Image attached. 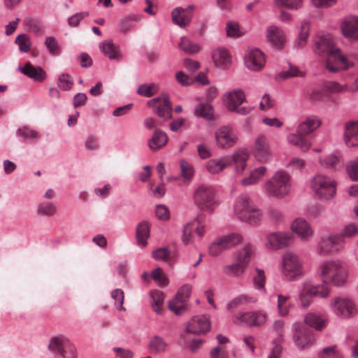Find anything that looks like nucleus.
<instances>
[{
  "label": "nucleus",
  "mask_w": 358,
  "mask_h": 358,
  "mask_svg": "<svg viewBox=\"0 0 358 358\" xmlns=\"http://www.w3.org/2000/svg\"><path fill=\"white\" fill-rule=\"evenodd\" d=\"M250 311L239 312L232 317V322L238 327H250Z\"/></svg>",
  "instance_id": "obj_51"
},
{
  "label": "nucleus",
  "mask_w": 358,
  "mask_h": 358,
  "mask_svg": "<svg viewBox=\"0 0 358 358\" xmlns=\"http://www.w3.org/2000/svg\"><path fill=\"white\" fill-rule=\"evenodd\" d=\"M343 141L348 148L358 145V121L348 122L345 124Z\"/></svg>",
  "instance_id": "obj_24"
},
{
  "label": "nucleus",
  "mask_w": 358,
  "mask_h": 358,
  "mask_svg": "<svg viewBox=\"0 0 358 358\" xmlns=\"http://www.w3.org/2000/svg\"><path fill=\"white\" fill-rule=\"evenodd\" d=\"M340 155L333 152L327 155L320 157L317 159L318 164L324 169H335L340 161Z\"/></svg>",
  "instance_id": "obj_41"
},
{
  "label": "nucleus",
  "mask_w": 358,
  "mask_h": 358,
  "mask_svg": "<svg viewBox=\"0 0 358 358\" xmlns=\"http://www.w3.org/2000/svg\"><path fill=\"white\" fill-rule=\"evenodd\" d=\"M320 358H343V356L337 350L336 345H332L323 348Z\"/></svg>",
  "instance_id": "obj_61"
},
{
  "label": "nucleus",
  "mask_w": 358,
  "mask_h": 358,
  "mask_svg": "<svg viewBox=\"0 0 358 358\" xmlns=\"http://www.w3.org/2000/svg\"><path fill=\"white\" fill-rule=\"evenodd\" d=\"M194 114L208 121L214 120V108L213 106L206 102L197 103L194 110Z\"/></svg>",
  "instance_id": "obj_39"
},
{
  "label": "nucleus",
  "mask_w": 358,
  "mask_h": 358,
  "mask_svg": "<svg viewBox=\"0 0 358 358\" xmlns=\"http://www.w3.org/2000/svg\"><path fill=\"white\" fill-rule=\"evenodd\" d=\"M315 52L319 55H326V68L331 73L347 70L354 65L341 50L334 47L333 37L329 34L317 37L315 41Z\"/></svg>",
  "instance_id": "obj_1"
},
{
  "label": "nucleus",
  "mask_w": 358,
  "mask_h": 358,
  "mask_svg": "<svg viewBox=\"0 0 358 358\" xmlns=\"http://www.w3.org/2000/svg\"><path fill=\"white\" fill-rule=\"evenodd\" d=\"M252 152L259 162L265 163L271 158V151L268 141L264 135H259L254 141Z\"/></svg>",
  "instance_id": "obj_14"
},
{
  "label": "nucleus",
  "mask_w": 358,
  "mask_h": 358,
  "mask_svg": "<svg viewBox=\"0 0 358 358\" xmlns=\"http://www.w3.org/2000/svg\"><path fill=\"white\" fill-rule=\"evenodd\" d=\"M266 37L271 45L276 49L282 48L286 41L284 31L274 25L268 27Z\"/></svg>",
  "instance_id": "obj_25"
},
{
  "label": "nucleus",
  "mask_w": 358,
  "mask_h": 358,
  "mask_svg": "<svg viewBox=\"0 0 358 358\" xmlns=\"http://www.w3.org/2000/svg\"><path fill=\"white\" fill-rule=\"evenodd\" d=\"M250 327L262 326L268 319L266 313L260 310L250 311Z\"/></svg>",
  "instance_id": "obj_54"
},
{
  "label": "nucleus",
  "mask_w": 358,
  "mask_h": 358,
  "mask_svg": "<svg viewBox=\"0 0 358 358\" xmlns=\"http://www.w3.org/2000/svg\"><path fill=\"white\" fill-rule=\"evenodd\" d=\"M322 124L320 118L314 115H308L302 120L296 128V131L308 136L316 131Z\"/></svg>",
  "instance_id": "obj_23"
},
{
  "label": "nucleus",
  "mask_w": 358,
  "mask_h": 358,
  "mask_svg": "<svg viewBox=\"0 0 358 358\" xmlns=\"http://www.w3.org/2000/svg\"><path fill=\"white\" fill-rule=\"evenodd\" d=\"M320 275L336 287L343 286L348 278V268L346 264L340 260H329L321 264Z\"/></svg>",
  "instance_id": "obj_2"
},
{
  "label": "nucleus",
  "mask_w": 358,
  "mask_h": 358,
  "mask_svg": "<svg viewBox=\"0 0 358 358\" xmlns=\"http://www.w3.org/2000/svg\"><path fill=\"white\" fill-rule=\"evenodd\" d=\"M151 297L150 304L153 310L157 314L162 313L164 301V294L159 290H152L150 292Z\"/></svg>",
  "instance_id": "obj_44"
},
{
  "label": "nucleus",
  "mask_w": 358,
  "mask_h": 358,
  "mask_svg": "<svg viewBox=\"0 0 358 358\" xmlns=\"http://www.w3.org/2000/svg\"><path fill=\"white\" fill-rule=\"evenodd\" d=\"M299 29V34L294 41V46L297 48H303L310 35V23L308 20H303L300 25L297 27Z\"/></svg>",
  "instance_id": "obj_34"
},
{
  "label": "nucleus",
  "mask_w": 358,
  "mask_h": 358,
  "mask_svg": "<svg viewBox=\"0 0 358 358\" xmlns=\"http://www.w3.org/2000/svg\"><path fill=\"white\" fill-rule=\"evenodd\" d=\"M111 297L115 301V306L116 308L120 311H125V308L123 306L124 303V292L120 289H115L111 292Z\"/></svg>",
  "instance_id": "obj_59"
},
{
  "label": "nucleus",
  "mask_w": 358,
  "mask_h": 358,
  "mask_svg": "<svg viewBox=\"0 0 358 358\" xmlns=\"http://www.w3.org/2000/svg\"><path fill=\"white\" fill-rule=\"evenodd\" d=\"M327 280L322 281V283L313 285L310 282L311 290L315 297L327 298L329 296L331 289L327 284Z\"/></svg>",
  "instance_id": "obj_48"
},
{
  "label": "nucleus",
  "mask_w": 358,
  "mask_h": 358,
  "mask_svg": "<svg viewBox=\"0 0 358 358\" xmlns=\"http://www.w3.org/2000/svg\"><path fill=\"white\" fill-rule=\"evenodd\" d=\"M309 187L320 200H329L336 194V182L323 173H317L313 176Z\"/></svg>",
  "instance_id": "obj_6"
},
{
  "label": "nucleus",
  "mask_w": 358,
  "mask_h": 358,
  "mask_svg": "<svg viewBox=\"0 0 358 358\" xmlns=\"http://www.w3.org/2000/svg\"><path fill=\"white\" fill-rule=\"evenodd\" d=\"M194 9V5H189L186 8H175L171 12L173 22L181 28L188 26L192 20Z\"/></svg>",
  "instance_id": "obj_17"
},
{
  "label": "nucleus",
  "mask_w": 358,
  "mask_h": 358,
  "mask_svg": "<svg viewBox=\"0 0 358 358\" xmlns=\"http://www.w3.org/2000/svg\"><path fill=\"white\" fill-rule=\"evenodd\" d=\"M315 297L311 290L310 282H303L299 289L298 301L302 308H306L309 307L312 302L313 298Z\"/></svg>",
  "instance_id": "obj_27"
},
{
  "label": "nucleus",
  "mask_w": 358,
  "mask_h": 358,
  "mask_svg": "<svg viewBox=\"0 0 358 358\" xmlns=\"http://www.w3.org/2000/svg\"><path fill=\"white\" fill-rule=\"evenodd\" d=\"M212 59L215 65L220 69H227L231 65V56L224 48L215 49L212 54Z\"/></svg>",
  "instance_id": "obj_26"
},
{
  "label": "nucleus",
  "mask_w": 358,
  "mask_h": 358,
  "mask_svg": "<svg viewBox=\"0 0 358 358\" xmlns=\"http://www.w3.org/2000/svg\"><path fill=\"white\" fill-rule=\"evenodd\" d=\"M234 208L238 218L243 222L257 225L262 220L261 211L255 207L246 195H241L237 197Z\"/></svg>",
  "instance_id": "obj_5"
},
{
  "label": "nucleus",
  "mask_w": 358,
  "mask_h": 358,
  "mask_svg": "<svg viewBox=\"0 0 358 358\" xmlns=\"http://www.w3.org/2000/svg\"><path fill=\"white\" fill-rule=\"evenodd\" d=\"M290 229L303 241H308L314 236V230L312 227L302 217L294 219L290 224Z\"/></svg>",
  "instance_id": "obj_19"
},
{
  "label": "nucleus",
  "mask_w": 358,
  "mask_h": 358,
  "mask_svg": "<svg viewBox=\"0 0 358 358\" xmlns=\"http://www.w3.org/2000/svg\"><path fill=\"white\" fill-rule=\"evenodd\" d=\"M139 17L137 15H130L127 17L122 19L119 24V30L120 32H126L131 29L134 25V22L139 20Z\"/></svg>",
  "instance_id": "obj_58"
},
{
  "label": "nucleus",
  "mask_w": 358,
  "mask_h": 358,
  "mask_svg": "<svg viewBox=\"0 0 358 358\" xmlns=\"http://www.w3.org/2000/svg\"><path fill=\"white\" fill-rule=\"evenodd\" d=\"M36 212L38 214L51 217L57 212L56 206L50 201H41L37 206Z\"/></svg>",
  "instance_id": "obj_49"
},
{
  "label": "nucleus",
  "mask_w": 358,
  "mask_h": 358,
  "mask_svg": "<svg viewBox=\"0 0 358 358\" xmlns=\"http://www.w3.org/2000/svg\"><path fill=\"white\" fill-rule=\"evenodd\" d=\"M169 344L166 341L158 335L152 336L148 343V350L152 355H159L166 352Z\"/></svg>",
  "instance_id": "obj_30"
},
{
  "label": "nucleus",
  "mask_w": 358,
  "mask_h": 358,
  "mask_svg": "<svg viewBox=\"0 0 358 358\" xmlns=\"http://www.w3.org/2000/svg\"><path fill=\"white\" fill-rule=\"evenodd\" d=\"M99 48L105 56L111 60H121L122 56L120 46L113 43L111 40H106L99 43Z\"/></svg>",
  "instance_id": "obj_28"
},
{
  "label": "nucleus",
  "mask_w": 358,
  "mask_h": 358,
  "mask_svg": "<svg viewBox=\"0 0 358 358\" xmlns=\"http://www.w3.org/2000/svg\"><path fill=\"white\" fill-rule=\"evenodd\" d=\"M278 7H285L288 9L297 10L303 6L302 0H273Z\"/></svg>",
  "instance_id": "obj_55"
},
{
  "label": "nucleus",
  "mask_w": 358,
  "mask_h": 358,
  "mask_svg": "<svg viewBox=\"0 0 358 358\" xmlns=\"http://www.w3.org/2000/svg\"><path fill=\"white\" fill-rule=\"evenodd\" d=\"M279 265L282 275L289 281H297L304 275L303 261L293 252H285Z\"/></svg>",
  "instance_id": "obj_4"
},
{
  "label": "nucleus",
  "mask_w": 358,
  "mask_h": 358,
  "mask_svg": "<svg viewBox=\"0 0 358 358\" xmlns=\"http://www.w3.org/2000/svg\"><path fill=\"white\" fill-rule=\"evenodd\" d=\"M294 242V236L289 231H278L268 234L264 238L267 249L278 250L289 247Z\"/></svg>",
  "instance_id": "obj_11"
},
{
  "label": "nucleus",
  "mask_w": 358,
  "mask_h": 358,
  "mask_svg": "<svg viewBox=\"0 0 358 358\" xmlns=\"http://www.w3.org/2000/svg\"><path fill=\"white\" fill-rule=\"evenodd\" d=\"M157 85L154 83L150 85L143 84L138 87L137 93L139 95L143 96L145 97H150L155 92L157 91Z\"/></svg>",
  "instance_id": "obj_62"
},
{
  "label": "nucleus",
  "mask_w": 358,
  "mask_h": 358,
  "mask_svg": "<svg viewBox=\"0 0 358 358\" xmlns=\"http://www.w3.org/2000/svg\"><path fill=\"white\" fill-rule=\"evenodd\" d=\"M191 287L188 285L182 286L176 296L169 303V308L176 315L182 314L186 309V302L191 294Z\"/></svg>",
  "instance_id": "obj_15"
},
{
  "label": "nucleus",
  "mask_w": 358,
  "mask_h": 358,
  "mask_svg": "<svg viewBox=\"0 0 358 358\" xmlns=\"http://www.w3.org/2000/svg\"><path fill=\"white\" fill-rule=\"evenodd\" d=\"M73 84V79L69 75L62 74L59 77L57 85L62 90L66 91L70 90Z\"/></svg>",
  "instance_id": "obj_64"
},
{
  "label": "nucleus",
  "mask_w": 358,
  "mask_h": 358,
  "mask_svg": "<svg viewBox=\"0 0 358 358\" xmlns=\"http://www.w3.org/2000/svg\"><path fill=\"white\" fill-rule=\"evenodd\" d=\"M292 187L289 175L285 171H278L264 184L266 194L275 199L285 198L290 192Z\"/></svg>",
  "instance_id": "obj_3"
},
{
  "label": "nucleus",
  "mask_w": 358,
  "mask_h": 358,
  "mask_svg": "<svg viewBox=\"0 0 358 358\" xmlns=\"http://www.w3.org/2000/svg\"><path fill=\"white\" fill-rule=\"evenodd\" d=\"M230 163V161L224 157L215 158L207 161L204 164V169L209 174L217 175L221 173Z\"/></svg>",
  "instance_id": "obj_29"
},
{
  "label": "nucleus",
  "mask_w": 358,
  "mask_h": 358,
  "mask_svg": "<svg viewBox=\"0 0 358 358\" xmlns=\"http://www.w3.org/2000/svg\"><path fill=\"white\" fill-rule=\"evenodd\" d=\"M220 237L228 250L239 245L243 240L242 236L238 233H231Z\"/></svg>",
  "instance_id": "obj_50"
},
{
  "label": "nucleus",
  "mask_w": 358,
  "mask_h": 358,
  "mask_svg": "<svg viewBox=\"0 0 358 358\" xmlns=\"http://www.w3.org/2000/svg\"><path fill=\"white\" fill-rule=\"evenodd\" d=\"M253 252V248L250 243L245 244L242 248L234 253V259L247 268Z\"/></svg>",
  "instance_id": "obj_37"
},
{
  "label": "nucleus",
  "mask_w": 358,
  "mask_h": 358,
  "mask_svg": "<svg viewBox=\"0 0 358 358\" xmlns=\"http://www.w3.org/2000/svg\"><path fill=\"white\" fill-rule=\"evenodd\" d=\"M210 322L205 315H197L193 317L187 323L186 331L193 334H206L210 330Z\"/></svg>",
  "instance_id": "obj_20"
},
{
  "label": "nucleus",
  "mask_w": 358,
  "mask_h": 358,
  "mask_svg": "<svg viewBox=\"0 0 358 358\" xmlns=\"http://www.w3.org/2000/svg\"><path fill=\"white\" fill-rule=\"evenodd\" d=\"M303 136H305L303 134L296 131V133L289 134L286 139L289 145L297 147L302 152H307L311 148L312 144Z\"/></svg>",
  "instance_id": "obj_31"
},
{
  "label": "nucleus",
  "mask_w": 358,
  "mask_h": 358,
  "mask_svg": "<svg viewBox=\"0 0 358 358\" xmlns=\"http://www.w3.org/2000/svg\"><path fill=\"white\" fill-rule=\"evenodd\" d=\"M304 323L317 331H321L326 327L327 320L320 313H308L304 317Z\"/></svg>",
  "instance_id": "obj_38"
},
{
  "label": "nucleus",
  "mask_w": 358,
  "mask_h": 358,
  "mask_svg": "<svg viewBox=\"0 0 358 358\" xmlns=\"http://www.w3.org/2000/svg\"><path fill=\"white\" fill-rule=\"evenodd\" d=\"M194 201L201 210L209 212H213L219 203L215 189L206 185H200L194 190Z\"/></svg>",
  "instance_id": "obj_8"
},
{
  "label": "nucleus",
  "mask_w": 358,
  "mask_h": 358,
  "mask_svg": "<svg viewBox=\"0 0 358 358\" xmlns=\"http://www.w3.org/2000/svg\"><path fill=\"white\" fill-rule=\"evenodd\" d=\"M343 35L352 41H358V16L353 15L346 18L341 24Z\"/></svg>",
  "instance_id": "obj_22"
},
{
  "label": "nucleus",
  "mask_w": 358,
  "mask_h": 358,
  "mask_svg": "<svg viewBox=\"0 0 358 358\" xmlns=\"http://www.w3.org/2000/svg\"><path fill=\"white\" fill-rule=\"evenodd\" d=\"M346 171L352 181L358 180V156L347 163Z\"/></svg>",
  "instance_id": "obj_57"
},
{
  "label": "nucleus",
  "mask_w": 358,
  "mask_h": 358,
  "mask_svg": "<svg viewBox=\"0 0 358 358\" xmlns=\"http://www.w3.org/2000/svg\"><path fill=\"white\" fill-rule=\"evenodd\" d=\"M180 49L187 54H195L201 50V46L199 43L192 41L186 36H182L178 44Z\"/></svg>",
  "instance_id": "obj_43"
},
{
  "label": "nucleus",
  "mask_w": 358,
  "mask_h": 358,
  "mask_svg": "<svg viewBox=\"0 0 358 358\" xmlns=\"http://www.w3.org/2000/svg\"><path fill=\"white\" fill-rule=\"evenodd\" d=\"M148 104L155 108V112L164 120L171 117L172 106L167 94H162L160 97L150 99L148 101Z\"/></svg>",
  "instance_id": "obj_16"
},
{
  "label": "nucleus",
  "mask_w": 358,
  "mask_h": 358,
  "mask_svg": "<svg viewBox=\"0 0 358 358\" xmlns=\"http://www.w3.org/2000/svg\"><path fill=\"white\" fill-rule=\"evenodd\" d=\"M346 241H343L338 234L322 236L317 242L316 250L320 255L337 253L344 249Z\"/></svg>",
  "instance_id": "obj_10"
},
{
  "label": "nucleus",
  "mask_w": 358,
  "mask_h": 358,
  "mask_svg": "<svg viewBox=\"0 0 358 358\" xmlns=\"http://www.w3.org/2000/svg\"><path fill=\"white\" fill-rule=\"evenodd\" d=\"M249 156L248 151L244 148L238 149L234 152L232 161L235 164V171L237 173L241 174L245 170Z\"/></svg>",
  "instance_id": "obj_32"
},
{
  "label": "nucleus",
  "mask_w": 358,
  "mask_h": 358,
  "mask_svg": "<svg viewBox=\"0 0 358 358\" xmlns=\"http://www.w3.org/2000/svg\"><path fill=\"white\" fill-rule=\"evenodd\" d=\"M246 268L234 260L231 264L222 267L224 274L231 278H239L244 273Z\"/></svg>",
  "instance_id": "obj_42"
},
{
  "label": "nucleus",
  "mask_w": 358,
  "mask_h": 358,
  "mask_svg": "<svg viewBox=\"0 0 358 358\" xmlns=\"http://www.w3.org/2000/svg\"><path fill=\"white\" fill-rule=\"evenodd\" d=\"M343 241L347 238H353L358 234V224L355 223H349L344 226L340 233H338Z\"/></svg>",
  "instance_id": "obj_52"
},
{
  "label": "nucleus",
  "mask_w": 358,
  "mask_h": 358,
  "mask_svg": "<svg viewBox=\"0 0 358 358\" xmlns=\"http://www.w3.org/2000/svg\"><path fill=\"white\" fill-rule=\"evenodd\" d=\"M227 250L220 236L213 240L208 245V253L212 257H217Z\"/></svg>",
  "instance_id": "obj_47"
},
{
  "label": "nucleus",
  "mask_w": 358,
  "mask_h": 358,
  "mask_svg": "<svg viewBox=\"0 0 358 358\" xmlns=\"http://www.w3.org/2000/svg\"><path fill=\"white\" fill-rule=\"evenodd\" d=\"M256 301V299L247 294H241L231 301H230L227 305V308L229 310H232L239 306L247 304L248 303H254Z\"/></svg>",
  "instance_id": "obj_46"
},
{
  "label": "nucleus",
  "mask_w": 358,
  "mask_h": 358,
  "mask_svg": "<svg viewBox=\"0 0 358 358\" xmlns=\"http://www.w3.org/2000/svg\"><path fill=\"white\" fill-rule=\"evenodd\" d=\"M215 140L219 148H229L236 144L238 137L230 127L222 126L216 131Z\"/></svg>",
  "instance_id": "obj_18"
},
{
  "label": "nucleus",
  "mask_w": 358,
  "mask_h": 358,
  "mask_svg": "<svg viewBox=\"0 0 358 358\" xmlns=\"http://www.w3.org/2000/svg\"><path fill=\"white\" fill-rule=\"evenodd\" d=\"M289 298V296L282 294L278 295L277 308L278 314L281 317H286L289 313L290 306L287 304V301Z\"/></svg>",
  "instance_id": "obj_53"
},
{
  "label": "nucleus",
  "mask_w": 358,
  "mask_h": 358,
  "mask_svg": "<svg viewBox=\"0 0 358 358\" xmlns=\"http://www.w3.org/2000/svg\"><path fill=\"white\" fill-rule=\"evenodd\" d=\"M267 168L264 166L254 169L250 171L248 176L241 180V184L243 186H250L257 184L265 176Z\"/></svg>",
  "instance_id": "obj_35"
},
{
  "label": "nucleus",
  "mask_w": 358,
  "mask_h": 358,
  "mask_svg": "<svg viewBox=\"0 0 358 358\" xmlns=\"http://www.w3.org/2000/svg\"><path fill=\"white\" fill-rule=\"evenodd\" d=\"M136 236L138 245L145 247L150 236V224L146 221L140 222L136 229Z\"/></svg>",
  "instance_id": "obj_40"
},
{
  "label": "nucleus",
  "mask_w": 358,
  "mask_h": 358,
  "mask_svg": "<svg viewBox=\"0 0 358 358\" xmlns=\"http://www.w3.org/2000/svg\"><path fill=\"white\" fill-rule=\"evenodd\" d=\"M15 43L21 52H27L30 49L31 43L29 37L25 34L19 35L15 39Z\"/></svg>",
  "instance_id": "obj_63"
},
{
  "label": "nucleus",
  "mask_w": 358,
  "mask_h": 358,
  "mask_svg": "<svg viewBox=\"0 0 358 358\" xmlns=\"http://www.w3.org/2000/svg\"><path fill=\"white\" fill-rule=\"evenodd\" d=\"M180 167L183 178L187 180H191L194 175L193 166L187 161L182 159L180 162Z\"/></svg>",
  "instance_id": "obj_56"
},
{
  "label": "nucleus",
  "mask_w": 358,
  "mask_h": 358,
  "mask_svg": "<svg viewBox=\"0 0 358 358\" xmlns=\"http://www.w3.org/2000/svg\"><path fill=\"white\" fill-rule=\"evenodd\" d=\"M255 275L253 276V285L254 287L258 290L262 292V293H266V275L265 272L263 269L259 268H255Z\"/></svg>",
  "instance_id": "obj_45"
},
{
  "label": "nucleus",
  "mask_w": 358,
  "mask_h": 358,
  "mask_svg": "<svg viewBox=\"0 0 358 358\" xmlns=\"http://www.w3.org/2000/svg\"><path fill=\"white\" fill-rule=\"evenodd\" d=\"M18 69L25 76L36 81H42L45 78V73L40 66H34L31 64H26L24 66H19Z\"/></svg>",
  "instance_id": "obj_36"
},
{
  "label": "nucleus",
  "mask_w": 358,
  "mask_h": 358,
  "mask_svg": "<svg viewBox=\"0 0 358 358\" xmlns=\"http://www.w3.org/2000/svg\"><path fill=\"white\" fill-rule=\"evenodd\" d=\"M292 339L298 349L303 350L310 348L315 339L311 331L300 322H294L292 326Z\"/></svg>",
  "instance_id": "obj_12"
},
{
  "label": "nucleus",
  "mask_w": 358,
  "mask_h": 358,
  "mask_svg": "<svg viewBox=\"0 0 358 358\" xmlns=\"http://www.w3.org/2000/svg\"><path fill=\"white\" fill-rule=\"evenodd\" d=\"M167 142L166 134L160 129H155L152 137L148 140V145L151 150L157 151L163 148Z\"/></svg>",
  "instance_id": "obj_33"
},
{
  "label": "nucleus",
  "mask_w": 358,
  "mask_h": 358,
  "mask_svg": "<svg viewBox=\"0 0 358 358\" xmlns=\"http://www.w3.org/2000/svg\"><path fill=\"white\" fill-rule=\"evenodd\" d=\"M331 310L338 317L350 319L356 316L358 309L355 302L350 297L337 296L329 301Z\"/></svg>",
  "instance_id": "obj_9"
},
{
  "label": "nucleus",
  "mask_w": 358,
  "mask_h": 358,
  "mask_svg": "<svg viewBox=\"0 0 358 358\" xmlns=\"http://www.w3.org/2000/svg\"><path fill=\"white\" fill-rule=\"evenodd\" d=\"M245 100V94L240 88L234 89L224 96L223 101L227 108L231 112L235 110L236 106H241Z\"/></svg>",
  "instance_id": "obj_21"
},
{
  "label": "nucleus",
  "mask_w": 358,
  "mask_h": 358,
  "mask_svg": "<svg viewBox=\"0 0 358 358\" xmlns=\"http://www.w3.org/2000/svg\"><path fill=\"white\" fill-rule=\"evenodd\" d=\"M244 64L251 71H260L266 64L264 53L257 48H248L244 55Z\"/></svg>",
  "instance_id": "obj_13"
},
{
  "label": "nucleus",
  "mask_w": 358,
  "mask_h": 358,
  "mask_svg": "<svg viewBox=\"0 0 358 358\" xmlns=\"http://www.w3.org/2000/svg\"><path fill=\"white\" fill-rule=\"evenodd\" d=\"M226 31L228 36L239 37L243 34L240 25L235 22H229L226 25Z\"/></svg>",
  "instance_id": "obj_60"
},
{
  "label": "nucleus",
  "mask_w": 358,
  "mask_h": 358,
  "mask_svg": "<svg viewBox=\"0 0 358 358\" xmlns=\"http://www.w3.org/2000/svg\"><path fill=\"white\" fill-rule=\"evenodd\" d=\"M47 349L55 356L62 358H77V350L75 345L64 335L59 334L50 338Z\"/></svg>",
  "instance_id": "obj_7"
}]
</instances>
